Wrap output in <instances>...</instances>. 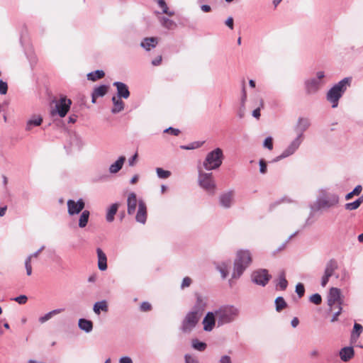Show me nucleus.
I'll list each match as a JSON object with an SVG mask.
<instances>
[{
  "label": "nucleus",
  "mask_w": 363,
  "mask_h": 363,
  "mask_svg": "<svg viewBox=\"0 0 363 363\" xmlns=\"http://www.w3.org/2000/svg\"><path fill=\"white\" fill-rule=\"evenodd\" d=\"M217 326L221 327L235 321L240 315V310L234 305H223L215 310Z\"/></svg>",
  "instance_id": "obj_1"
},
{
  "label": "nucleus",
  "mask_w": 363,
  "mask_h": 363,
  "mask_svg": "<svg viewBox=\"0 0 363 363\" xmlns=\"http://www.w3.org/2000/svg\"><path fill=\"white\" fill-rule=\"evenodd\" d=\"M251 262L252 257L248 250H240L237 252L231 279L229 280L230 284L232 279H238L241 277L245 270L250 266Z\"/></svg>",
  "instance_id": "obj_2"
},
{
  "label": "nucleus",
  "mask_w": 363,
  "mask_h": 363,
  "mask_svg": "<svg viewBox=\"0 0 363 363\" xmlns=\"http://www.w3.org/2000/svg\"><path fill=\"white\" fill-rule=\"evenodd\" d=\"M352 78L345 77L338 83L335 84L327 93V100L332 104L333 108L338 106V101L342 96L347 89L350 86Z\"/></svg>",
  "instance_id": "obj_3"
},
{
  "label": "nucleus",
  "mask_w": 363,
  "mask_h": 363,
  "mask_svg": "<svg viewBox=\"0 0 363 363\" xmlns=\"http://www.w3.org/2000/svg\"><path fill=\"white\" fill-rule=\"evenodd\" d=\"M198 184L210 195L216 192L217 186L213 173L204 172L200 166H198Z\"/></svg>",
  "instance_id": "obj_4"
},
{
  "label": "nucleus",
  "mask_w": 363,
  "mask_h": 363,
  "mask_svg": "<svg viewBox=\"0 0 363 363\" xmlns=\"http://www.w3.org/2000/svg\"><path fill=\"white\" fill-rule=\"evenodd\" d=\"M223 157V150L220 147H217L206 155L202 167L207 171L217 169L222 164Z\"/></svg>",
  "instance_id": "obj_5"
},
{
  "label": "nucleus",
  "mask_w": 363,
  "mask_h": 363,
  "mask_svg": "<svg viewBox=\"0 0 363 363\" xmlns=\"http://www.w3.org/2000/svg\"><path fill=\"white\" fill-rule=\"evenodd\" d=\"M201 316L196 313L189 311L181 322L179 330L186 335L190 334L199 322Z\"/></svg>",
  "instance_id": "obj_6"
},
{
  "label": "nucleus",
  "mask_w": 363,
  "mask_h": 363,
  "mask_svg": "<svg viewBox=\"0 0 363 363\" xmlns=\"http://www.w3.org/2000/svg\"><path fill=\"white\" fill-rule=\"evenodd\" d=\"M325 77V73L323 71H319L316 73V77L306 79L304 82V87L306 94L313 95L323 86V79Z\"/></svg>",
  "instance_id": "obj_7"
},
{
  "label": "nucleus",
  "mask_w": 363,
  "mask_h": 363,
  "mask_svg": "<svg viewBox=\"0 0 363 363\" xmlns=\"http://www.w3.org/2000/svg\"><path fill=\"white\" fill-rule=\"evenodd\" d=\"M339 196L336 194L323 192L317 199L318 209L330 208L336 206L339 203Z\"/></svg>",
  "instance_id": "obj_8"
},
{
  "label": "nucleus",
  "mask_w": 363,
  "mask_h": 363,
  "mask_svg": "<svg viewBox=\"0 0 363 363\" xmlns=\"http://www.w3.org/2000/svg\"><path fill=\"white\" fill-rule=\"evenodd\" d=\"M72 101L66 96H61L60 99L56 101L55 106L50 111V114L52 117L56 115L60 118L65 117L70 108Z\"/></svg>",
  "instance_id": "obj_9"
},
{
  "label": "nucleus",
  "mask_w": 363,
  "mask_h": 363,
  "mask_svg": "<svg viewBox=\"0 0 363 363\" xmlns=\"http://www.w3.org/2000/svg\"><path fill=\"white\" fill-rule=\"evenodd\" d=\"M235 191L233 189L223 191L218 198L220 206L225 209L231 208L235 203Z\"/></svg>",
  "instance_id": "obj_10"
},
{
  "label": "nucleus",
  "mask_w": 363,
  "mask_h": 363,
  "mask_svg": "<svg viewBox=\"0 0 363 363\" xmlns=\"http://www.w3.org/2000/svg\"><path fill=\"white\" fill-rule=\"evenodd\" d=\"M271 276L267 269H257L252 274V281L257 285L264 286L267 284Z\"/></svg>",
  "instance_id": "obj_11"
},
{
  "label": "nucleus",
  "mask_w": 363,
  "mask_h": 363,
  "mask_svg": "<svg viewBox=\"0 0 363 363\" xmlns=\"http://www.w3.org/2000/svg\"><path fill=\"white\" fill-rule=\"evenodd\" d=\"M311 120L305 117H299L294 126V131L296 133V138L303 140V133L311 126Z\"/></svg>",
  "instance_id": "obj_12"
},
{
  "label": "nucleus",
  "mask_w": 363,
  "mask_h": 363,
  "mask_svg": "<svg viewBox=\"0 0 363 363\" xmlns=\"http://www.w3.org/2000/svg\"><path fill=\"white\" fill-rule=\"evenodd\" d=\"M337 267V263L335 259H330L327 262L324 271V274L321 278V286L323 287H325L327 285L329 279L333 275Z\"/></svg>",
  "instance_id": "obj_13"
},
{
  "label": "nucleus",
  "mask_w": 363,
  "mask_h": 363,
  "mask_svg": "<svg viewBox=\"0 0 363 363\" xmlns=\"http://www.w3.org/2000/svg\"><path fill=\"white\" fill-rule=\"evenodd\" d=\"M67 213L69 216H74L79 213L85 206V203L82 199L77 201L69 199L67 202Z\"/></svg>",
  "instance_id": "obj_14"
},
{
  "label": "nucleus",
  "mask_w": 363,
  "mask_h": 363,
  "mask_svg": "<svg viewBox=\"0 0 363 363\" xmlns=\"http://www.w3.org/2000/svg\"><path fill=\"white\" fill-rule=\"evenodd\" d=\"M338 303L339 306H341L342 303V300L341 298V291L340 289L332 287L328 296V305L330 306V310H332L333 306L335 304Z\"/></svg>",
  "instance_id": "obj_15"
},
{
  "label": "nucleus",
  "mask_w": 363,
  "mask_h": 363,
  "mask_svg": "<svg viewBox=\"0 0 363 363\" xmlns=\"http://www.w3.org/2000/svg\"><path fill=\"white\" fill-rule=\"evenodd\" d=\"M203 330L206 332H211L213 330L217 324L216 314L214 311L208 312L202 321Z\"/></svg>",
  "instance_id": "obj_16"
},
{
  "label": "nucleus",
  "mask_w": 363,
  "mask_h": 363,
  "mask_svg": "<svg viewBox=\"0 0 363 363\" xmlns=\"http://www.w3.org/2000/svg\"><path fill=\"white\" fill-rule=\"evenodd\" d=\"M195 296L196 299V303L190 311L195 312L201 317L202 313L207 306V299L199 294H196Z\"/></svg>",
  "instance_id": "obj_17"
},
{
  "label": "nucleus",
  "mask_w": 363,
  "mask_h": 363,
  "mask_svg": "<svg viewBox=\"0 0 363 363\" xmlns=\"http://www.w3.org/2000/svg\"><path fill=\"white\" fill-rule=\"evenodd\" d=\"M147 219V206L143 200L138 201V210L135 216L137 222L145 223Z\"/></svg>",
  "instance_id": "obj_18"
},
{
  "label": "nucleus",
  "mask_w": 363,
  "mask_h": 363,
  "mask_svg": "<svg viewBox=\"0 0 363 363\" xmlns=\"http://www.w3.org/2000/svg\"><path fill=\"white\" fill-rule=\"evenodd\" d=\"M138 201L137 199V195L134 192H130L128 195L127 198V212L129 215H133L135 213L136 210V206L138 204Z\"/></svg>",
  "instance_id": "obj_19"
},
{
  "label": "nucleus",
  "mask_w": 363,
  "mask_h": 363,
  "mask_svg": "<svg viewBox=\"0 0 363 363\" xmlns=\"http://www.w3.org/2000/svg\"><path fill=\"white\" fill-rule=\"evenodd\" d=\"M303 140L296 137L287 146V147L283 151L284 155H285L286 157L294 155L296 152V151L299 148Z\"/></svg>",
  "instance_id": "obj_20"
},
{
  "label": "nucleus",
  "mask_w": 363,
  "mask_h": 363,
  "mask_svg": "<svg viewBox=\"0 0 363 363\" xmlns=\"http://www.w3.org/2000/svg\"><path fill=\"white\" fill-rule=\"evenodd\" d=\"M113 85L117 89V96L118 98L128 99L130 96V91L128 86L121 82H115Z\"/></svg>",
  "instance_id": "obj_21"
},
{
  "label": "nucleus",
  "mask_w": 363,
  "mask_h": 363,
  "mask_svg": "<svg viewBox=\"0 0 363 363\" xmlns=\"http://www.w3.org/2000/svg\"><path fill=\"white\" fill-rule=\"evenodd\" d=\"M216 269L220 273L221 277L225 279L229 274V270L231 268V261L227 260L216 264Z\"/></svg>",
  "instance_id": "obj_22"
},
{
  "label": "nucleus",
  "mask_w": 363,
  "mask_h": 363,
  "mask_svg": "<svg viewBox=\"0 0 363 363\" xmlns=\"http://www.w3.org/2000/svg\"><path fill=\"white\" fill-rule=\"evenodd\" d=\"M339 356L342 361L348 362L354 356V350L352 347H345L339 352Z\"/></svg>",
  "instance_id": "obj_23"
},
{
  "label": "nucleus",
  "mask_w": 363,
  "mask_h": 363,
  "mask_svg": "<svg viewBox=\"0 0 363 363\" xmlns=\"http://www.w3.org/2000/svg\"><path fill=\"white\" fill-rule=\"evenodd\" d=\"M96 254L98 258V267L101 271L107 269V257L101 248L96 249Z\"/></svg>",
  "instance_id": "obj_24"
},
{
  "label": "nucleus",
  "mask_w": 363,
  "mask_h": 363,
  "mask_svg": "<svg viewBox=\"0 0 363 363\" xmlns=\"http://www.w3.org/2000/svg\"><path fill=\"white\" fill-rule=\"evenodd\" d=\"M125 156H120L118 160L111 164L108 168V171L111 174L118 173L122 168L125 162Z\"/></svg>",
  "instance_id": "obj_25"
},
{
  "label": "nucleus",
  "mask_w": 363,
  "mask_h": 363,
  "mask_svg": "<svg viewBox=\"0 0 363 363\" xmlns=\"http://www.w3.org/2000/svg\"><path fill=\"white\" fill-rule=\"evenodd\" d=\"M78 326L82 330L87 333H90L93 330L92 321L85 318H80L79 320Z\"/></svg>",
  "instance_id": "obj_26"
},
{
  "label": "nucleus",
  "mask_w": 363,
  "mask_h": 363,
  "mask_svg": "<svg viewBox=\"0 0 363 363\" xmlns=\"http://www.w3.org/2000/svg\"><path fill=\"white\" fill-rule=\"evenodd\" d=\"M108 310V306L106 300L96 302L93 306V311L96 315H99L101 311L107 312Z\"/></svg>",
  "instance_id": "obj_27"
},
{
  "label": "nucleus",
  "mask_w": 363,
  "mask_h": 363,
  "mask_svg": "<svg viewBox=\"0 0 363 363\" xmlns=\"http://www.w3.org/2000/svg\"><path fill=\"white\" fill-rule=\"evenodd\" d=\"M157 44V38H145L140 43L141 47H143L146 50H150L151 48H155Z\"/></svg>",
  "instance_id": "obj_28"
},
{
  "label": "nucleus",
  "mask_w": 363,
  "mask_h": 363,
  "mask_svg": "<svg viewBox=\"0 0 363 363\" xmlns=\"http://www.w3.org/2000/svg\"><path fill=\"white\" fill-rule=\"evenodd\" d=\"M119 204L117 203H113L108 209L106 215V219L108 222L111 223L114 220V216L117 213Z\"/></svg>",
  "instance_id": "obj_29"
},
{
  "label": "nucleus",
  "mask_w": 363,
  "mask_h": 363,
  "mask_svg": "<svg viewBox=\"0 0 363 363\" xmlns=\"http://www.w3.org/2000/svg\"><path fill=\"white\" fill-rule=\"evenodd\" d=\"M43 122V118L40 116H33L30 118L26 123V130H30L33 126H39Z\"/></svg>",
  "instance_id": "obj_30"
},
{
  "label": "nucleus",
  "mask_w": 363,
  "mask_h": 363,
  "mask_svg": "<svg viewBox=\"0 0 363 363\" xmlns=\"http://www.w3.org/2000/svg\"><path fill=\"white\" fill-rule=\"evenodd\" d=\"M90 213L87 210H84L82 212L79 218V227L81 228H84L86 226L89 218Z\"/></svg>",
  "instance_id": "obj_31"
},
{
  "label": "nucleus",
  "mask_w": 363,
  "mask_h": 363,
  "mask_svg": "<svg viewBox=\"0 0 363 363\" xmlns=\"http://www.w3.org/2000/svg\"><path fill=\"white\" fill-rule=\"evenodd\" d=\"M363 331V327L362 325L355 323L354 324L353 330L351 333V340L357 341Z\"/></svg>",
  "instance_id": "obj_32"
},
{
  "label": "nucleus",
  "mask_w": 363,
  "mask_h": 363,
  "mask_svg": "<svg viewBox=\"0 0 363 363\" xmlns=\"http://www.w3.org/2000/svg\"><path fill=\"white\" fill-rule=\"evenodd\" d=\"M62 311H64L63 308H57V309L52 310V311L48 312V313H46L45 315H44L43 316L40 317L39 322L40 323H44L46 321L49 320L53 315H57V314L62 313Z\"/></svg>",
  "instance_id": "obj_33"
},
{
  "label": "nucleus",
  "mask_w": 363,
  "mask_h": 363,
  "mask_svg": "<svg viewBox=\"0 0 363 363\" xmlns=\"http://www.w3.org/2000/svg\"><path fill=\"white\" fill-rule=\"evenodd\" d=\"M288 286V281L286 279L284 271H281L277 280V286H279L281 290H285Z\"/></svg>",
  "instance_id": "obj_34"
},
{
  "label": "nucleus",
  "mask_w": 363,
  "mask_h": 363,
  "mask_svg": "<svg viewBox=\"0 0 363 363\" xmlns=\"http://www.w3.org/2000/svg\"><path fill=\"white\" fill-rule=\"evenodd\" d=\"M191 347L197 351L203 352L206 349L207 345L206 343L194 338L191 340Z\"/></svg>",
  "instance_id": "obj_35"
},
{
  "label": "nucleus",
  "mask_w": 363,
  "mask_h": 363,
  "mask_svg": "<svg viewBox=\"0 0 363 363\" xmlns=\"http://www.w3.org/2000/svg\"><path fill=\"white\" fill-rule=\"evenodd\" d=\"M105 75V73L103 70H96L94 72H91L87 74V79L89 80L95 82L98 79L103 78Z\"/></svg>",
  "instance_id": "obj_36"
},
{
  "label": "nucleus",
  "mask_w": 363,
  "mask_h": 363,
  "mask_svg": "<svg viewBox=\"0 0 363 363\" xmlns=\"http://www.w3.org/2000/svg\"><path fill=\"white\" fill-rule=\"evenodd\" d=\"M158 6L162 10V13L167 14L169 16H172L174 15V12L172 11H169V8L164 1V0H156Z\"/></svg>",
  "instance_id": "obj_37"
},
{
  "label": "nucleus",
  "mask_w": 363,
  "mask_h": 363,
  "mask_svg": "<svg viewBox=\"0 0 363 363\" xmlns=\"http://www.w3.org/2000/svg\"><path fill=\"white\" fill-rule=\"evenodd\" d=\"M158 6L162 10V13L167 14L169 16H172L174 15V12L172 11H169V8L164 1V0H156Z\"/></svg>",
  "instance_id": "obj_38"
},
{
  "label": "nucleus",
  "mask_w": 363,
  "mask_h": 363,
  "mask_svg": "<svg viewBox=\"0 0 363 363\" xmlns=\"http://www.w3.org/2000/svg\"><path fill=\"white\" fill-rule=\"evenodd\" d=\"M108 91V86L106 85H101L99 86L96 87L93 93H94L95 96L102 97L104 96Z\"/></svg>",
  "instance_id": "obj_39"
},
{
  "label": "nucleus",
  "mask_w": 363,
  "mask_h": 363,
  "mask_svg": "<svg viewBox=\"0 0 363 363\" xmlns=\"http://www.w3.org/2000/svg\"><path fill=\"white\" fill-rule=\"evenodd\" d=\"M160 23L162 26L167 29H172L176 26L175 23L166 17L160 18Z\"/></svg>",
  "instance_id": "obj_40"
},
{
  "label": "nucleus",
  "mask_w": 363,
  "mask_h": 363,
  "mask_svg": "<svg viewBox=\"0 0 363 363\" xmlns=\"http://www.w3.org/2000/svg\"><path fill=\"white\" fill-rule=\"evenodd\" d=\"M156 173L160 179H167L171 176V172L164 170L161 167L156 168Z\"/></svg>",
  "instance_id": "obj_41"
},
{
  "label": "nucleus",
  "mask_w": 363,
  "mask_h": 363,
  "mask_svg": "<svg viewBox=\"0 0 363 363\" xmlns=\"http://www.w3.org/2000/svg\"><path fill=\"white\" fill-rule=\"evenodd\" d=\"M362 190V186L361 185H357L351 192L348 193L345 196L346 200H350L354 196H358L360 194Z\"/></svg>",
  "instance_id": "obj_42"
},
{
  "label": "nucleus",
  "mask_w": 363,
  "mask_h": 363,
  "mask_svg": "<svg viewBox=\"0 0 363 363\" xmlns=\"http://www.w3.org/2000/svg\"><path fill=\"white\" fill-rule=\"evenodd\" d=\"M275 304H276V310L277 311H281V310H283L284 308H286V301H284V299L281 297V296H279L276 298L275 300Z\"/></svg>",
  "instance_id": "obj_43"
},
{
  "label": "nucleus",
  "mask_w": 363,
  "mask_h": 363,
  "mask_svg": "<svg viewBox=\"0 0 363 363\" xmlns=\"http://www.w3.org/2000/svg\"><path fill=\"white\" fill-rule=\"evenodd\" d=\"M124 109V102L121 100L118 103H115L113 108L111 109L112 113H118Z\"/></svg>",
  "instance_id": "obj_44"
},
{
  "label": "nucleus",
  "mask_w": 363,
  "mask_h": 363,
  "mask_svg": "<svg viewBox=\"0 0 363 363\" xmlns=\"http://www.w3.org/2000/svg\"><path fill=\"white\" fill-rule=\"evenodd\" d=\"M360 205V201L356 200L353 202L346 203L345 208L347 211H353L357 209Z\"/></svg>",
  "instance_id": "obj_45"
},
{
  "label": "nucleus",
  "mask_w": 363,
  "mask_h": 363,
  "mask_svg": "<svg viewBox=\"0 0 363 363\" xmlns=\"http://www.w3.org/2000/svg\"><path fill=\"white\" fill-rule=\"evenodd\" d=\"M310 301L315 305H319L322 302L321 296L319 294H314L310 296Z\"/></svg>",
  "instance_id": "obj_46"
},
{
  "label": "nucleus",
  "mask_w": 363,
  "mask_h": 363,
  "mask_svg": "<svg viewBox=\"0 0 363 363\" xmlns=\"http://www.w3.org/2000/svg\"><path fill=\"white\" fill-rule=\"evenodd\" d=\"M185 363H199L198 359L189 354H186L184 355Z\"/></svg>",
  "instance_id": "obj_47"
},
{
  "label": "nucleus",
  "mask_w": 363,
  "mask_h": 363,
  "mask_svg": "<svg viewBox=\"0 0 363 363\" xmlns=\"http://www.w3.org/2000/svg\"><path fill=\"white\" fill-rule=\"evenodd\" d=\"M296 292L297 293L298 296L301 298L304 295L305 293V289L304 286L301 283H298L296 286Z\"/></svg>",
  "instance_id": "obj_48"
},
{
  "label": "nucleus",
  "mask_w": 363,
  "mask_h": 363,
  "mask_svg": "<svg viewBox=\"0 0 363 363\" xmlns=\"http://www.w3.org/2000/svg\"><path fill=\"white\" fill-rule=\"evenodd\" d=\"M263 146L269 150L273 149V140L272 137H267L265 138Z\"/></svg>",
  "instance_id": "obj_49"
},
{
  "label": "nucleus",
  "mask_w": 363,
  "mask_h": 363,
  "mask_svg": "<svg viewBox=\"0 0 363 363\" xmlns=\"http://www.w3.org/2000/svg\"><path fill=\"white\" fill-rule=\"evenodd\" d=\"M30 262V257H27L25 261V267L26 269V274L28 276H30L32 274V267Z\"/></svg>",
  "instance_id": "obj_50"
},
{
  "label": "nucleus",
  "mask_w": 363,
  "mask_h": 363,
  "mask_svg": "<svg viewBox=\"0 0 363 363\" xmlns=\"http://www.w3.org/2000/svg\"><path fill=\"white\" fill-rule=\"evenodd\" d=\"M192 280L190 277H186L183 279L182 284H181V289H184L186 287H189L191 284Z\"/></svg>",
  "instance_id": "obj_51"
},
{
  "label": "nucleus",
  "mask_w": 363,
  "mask_h": 363,
  "mask_svg": "<svg viewBox=\"0 0 363 363\" xmlns=\"http://www.w3.org/2000/svg\"><path fill=\"white\" fill-rule=\"evenodd\" d=\"M200 144L199 143H191L189 145H181L180 146V148L182 149V150H194L195 148H198L200 147Z\"/></svg>",
  "instance_id": "obj_52"
},
{
  "label": "nucleus",
  "mask_w": 363,
  "mask_h": 363,
  "mask_svg": "<svg viewBox=\"0 0 363 363\" xmlns=\"http://www.w3.org/2000/svg\"><path fill=\"white\" fill-rule=\"evenodd\" d=\"M8 91V85L6 82H4L3 80L0 79V94H6Z\"/></svg>",
  "instance_id": "obj_53"
},
{
  "label": "nucleus",
  "mask_w": 363,
  "mask_h": 363,
  "mask_svg": "<svg viewBox=\"0 0 363 363\" xmlns=\"http://www.w3.org/2000/svg\"><path fill=\"white\" fill-rule=\"evenodd\" d=\"M259 172L261 174H266L267 173V163L266 162L262 159L259 160Z\"/></svg>",
  "instance_id": "obj_54"
},
{
  "label": "nucleus",
  "mask_w": 363,
  "mask_h": 363,
  "mask_svg": "<svg viewBox=\"0 0 363 363\" xmlns=\"http://www.w3.org/2000/svg\"><path fill=\"white\" fill-rule=\"evenodd\" d=\"M140 308L142 311L146 312L151 310L152 306L148 302H143Z\"/></svg>",
  "instance_id": "obj_55"
},
{
  "label": "nucleus",
  "mask_w": 363,
  "mask_h": 363,
  "mask_svg": "<svg viewBox=\"0 0 363 363\" xmlns=\"http://www.w3.org/2000/svg\"><path fill=\"white\" fill-rule=\"evenodd\" d=\"M13 300L18 303L19 304H24L26 303L28 298L25 295H21L19 296L16 297Z\"/></svg>",
  "instance_id": "obj_56"
},
{
  "label": "nucleus",
  "mask_w": 363,
  "mask_h": 363,
  "mask_svg": "<svg viewBox=\"0 0 363 363\" xmlns=\"http://www.w3.org/2000/svg\"><path fill=\"white\" fill-rule=\"evenodd\" d=\"M164 132V133H170V134L174 135H178L179 133H180L179 129H176V128H172V127H169V128L165 129Z\"/></svg>",
  "instance_id": "obj_57"
},
{
  "label": "nucleus",
  "mask_w": 363,
  "mask_h": 363,
  "mask_svg": "<svg viewBox=\"0 0 363 363\" xmlns=\"http://www.w3.org/2000/svg\"><path fill=\"white\" fill-rule=\"evenodd\" d=\"M242 99H241V106H242V108H244L245 103L247 99V93H246L245 86L242 87Z\"/></svg>",
  "instance_id": "obj_58"
},
{
  "label": "nucleus",
  "mask_w": 363,
  "mask_h": 363,
  "mask_svg": "<svg viewBox=\"0 0 363 363\" xmlns=\"http://www.w3.org/2000/svg\"><path fill=\"white\" fill-rule=\"evenodd\" d=\"M341 312H342V306H338V311L334 313V315L331 319L332 323H334L337 320V317L339 315H340Z\"/></svg>",
  "instance_id": "obj_59"
},
{
  "label": "nucleus",
  "mask_w": 363,
  "mask_h": 363,
  "mask_svg": "<svg viewBox=\"0 0 363 363\" xmlns=\"http://www.w3.org/2000/svg\"><path fill=\"white\" fill-rule=\"evenodd\" d=\"M45 249V246L43 245L38 251H36L35 252L30 255L28 257H30V260L32 259L33 257H38L39 254Z\"/></svg>",
  "instance_id": "obj_60"
},
{
  "label": "nucleus",
  "mask_w": 363,
  "mask_h": 363,
  "mask_svg": "<svg viewBox=\"0 0 363 363\" xmlns=\"http://www.w3.org/2000/svg\"><path fill=\"white\" fill-rule=\"evenodd\" d=\"M119 363H133V360L129 357H122L119 359Z\"/></svg>",
  "instance_id": "obj_61"
},
{
  "label": "nucleus",
  "mask_w": 363,
  "mask_h": 363,
  "mask_svg": "<svg viewBox=\"0 0 363 363\" xmlns=\"http://www.w3.org/2000/svg\"><path fill=\"white\" fill-rule=\"evenodd\" d=\"M225 25L229 27L230 29L233 28V18L232 17H229L225 21Z\"/></svg>",
  "instance_id": "obj_62"
},
{
  "label": "nucleus",
  "mask_w": 363,
  "mask_h": 363,
  "mask_svg": "<svg viewBox=\"0 0 363 363\" xmlns=\"http://www.w3.org/2000/svg\"><path fill=\"white\" fill-rule=\"evenodd\" d=\"M309 355L312 358H315V357H319L320 355V352L318 350L316 349H314V350H312L310 353H309Z\"/></svg>",
  "instance_id": "obj_63"
},
{
  "label": "nucleus",
  "mask_w": 363,
  "mask_h": 363,
  "mask_svg": "<svg viewBox=\"0 0 363 363\" xmlns=\"http://www.w3.org/2000/svg\"><path fill=\"white\" fill-rule=\"evenodd\" d=\"M220 363H231L230 357L228 355L223 356L220 359Z\"/></svg>",
  "instance_id": "obj_64"
}]
</instances>
